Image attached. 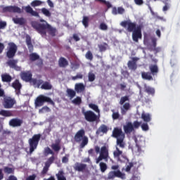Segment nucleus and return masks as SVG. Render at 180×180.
<instances>
[{"mask_svg": "<svg viewBox=\"0 0 180 180\" xmlns=\"http://www.w3.org/2000/svg\"><path fill=\"white\" fill-rule=\"evenodd\" d=\"M31 26L41 36V37H46L48 34L52 37H56L57 34V28L53 27L51 25L49 24L44 19H39V21H32Z\"/></svg>", "mask_w": 180, "mask_h": 180, "instance_id": "nucleus-1", "label": "nucleus"}, {"mask_svg": "<svg viewBox=\"0 0 180 180\" xmlns=\"http://www.w3.org/2000/svg\"><path fill=\"white\" fill-rule=\"evenodd\" d=\"M33 75L31 71H24L20 73V78L25 82H30L34 86L40 88V85L43 84L42 79H32Z\"/></svg>", "mask_w": 180, "mask_h": 180, "instance_id": "nucleus-2", "label": "nucleus"}, {"mask_svg": "<svg viewBox=\"0 0 180 180\" xmlns=\"http://www.w3.org/2000/svg\"><path fill=\"white\" fill-rule=\"evenodd\" d=\"M112 137L117 139L116 147L120 146V148H124L126 143H124V137L126 135L120 128H114L112 131Z\"/></svg>", "mask_w": 180, "mask_h": 180, "instance_id": "nucleus-3", "label": "nucleus"}, {"mask_svg": "<svg viewBox=\"0 0 180 180\" xmlns=\"http://www.w3.org/2000/svg\"><path fill=\"white\" fill-rule=\"evenodd\" d=\"M75 141L76 143H80L79 147L81 148H84L86 146H88L89 140L88 136H85V130H79L75 135Z\"/></svg>", "mask_w": 180, "mask_h": 180, "instance_id": "nucleus-4", "label": "nucleus"}, {"mask_svg": "<svg viewBox=\"0 0 180 180\" xmlns=\"http://www.w3.org/2000/svg\"><path fill=\"white\" fill-rule=\"evenodd\" d=\"M40 139H41V134H34L33 136L28 140L30 146V154H33L34 150L37 148Z\"/></svg>", "mask_w": 180, "mask_h": 180, "instance_id": "nucleus-5", "label": "nucleus"}, {"mask_svg": "<svg viewBox=\"0 0 180 180\" xmlns=\"http://www.w3.org/2000/svg\"><path fill=\"white\" fill-rule=\"evenodd\" d=\"M141 126V122L134 121L133 123L131 122H128L125 125L123 126L124 131L125 134H130L133 133L134 130H136Z\"/></svg>", "mask_w": 180, "mask_h": 180, "instance_id": "nucleus-6", "label": "nucleus"}, {"mask_svg": "<svg viewBox=\"0 0 180 180\" xmlns=\"http://www.w3.org/2000/svg\"><path fill=\"white\" fill-rule=\"evenodd\" d=\"M82 113L84 117V119L86 122L89 123H94V122H98V115L95 114L92 110H87L86 111L85 109L82 110Z\"/></svg>", "mask_w": 180, "mask_h": 180, "instance_id": "nucleus-7", "label": "nucleus"}, {"mask_svg": "<svg viewBox=\"0 0 180 180\" xmlns=\"http://www.w3.org/2000/svg\"><path fill=\"white\" fill-rule=\"evenodd\" d=\"M45 102H48L53 106L56 105L54 101H53V100H51L50 97L46 96L44 95H39L35 100V106H38V107L43 106Z\"/></svg>", "mask_w": 180, "mask_h": 180, "instance_id": "nucleus-8", "label": "nucleus"}, {"mask_svg": "<svg viewBox=\"0 0 180 180\" xmlns=\"http://www.w3.org/2000/svg\"><path fill=\"white\" fill-rule=\"evenodd\" d=\"M120 26L127 29V32L129 33L133 32L134 30H137V24L136 22H131V20H124L120 22Z\"/></svg>", "mask_w": 180, "mask_h": 180, "instance_id": "nucleus-9", "label": "nucleus"}, {"mask_svg": "<svg viewBox=\"0 0 180 180\" xmlns=\"http://www.w3.org/2000/svg\"><path fill=\"white\" fill-rule=\"evenodd\" d=\"M6 57L7 58H13L16 56L18 51V46L13 42H10L8 44Z\"/></svg>", "mask_w": 180, "mask_h": 180, "instance_id": "nucleus-10", "label": "nucleus"}, {"mask_svg": "<svg viewBox=\"0 0 180 180\" xmlns=\"http://www.w3.org/2000/svg\"><path fill=\"white\" fill-rule=\"evenodd\" d=\"M2 105L4 109H12L16 105V100L11 96L4 97Z\"/></svg>", "mask_w": 180, "mask_h": 180, "instance_id": "nucleus-11", "label": "nucleus"}, {"mask_svg": "<svg viewBox=\"0 0 180 180\" xmlns=\"http://www.w3.org/2000/svg\"><path fill=\"white\" fill-rule=\"evenodd\" d=\"M115 178H121V179H124L126 178V175L122 173L120 170L110 171L108 174L107 180L115 179Z\"/></svg>", "mask_w": 180, "mask_h": 180, "instance_id": "nucleus-12", "label": "nucleus"}, {"mask_svg": "<svg viewBox=\"0 0 180 180\" xmlns=\"http://www.w3.org/2000/svg\"><path fill=\"white\" fill-rule=\"evenodd\" d=\"M143 34H141V27L137 26L136 30L132 32V39L135 43H139V39H141Z\"/></svg>", "mask_w": 180, "mask_h": 180, "instance_id": "nucleus-13", "label": "nucleus"}, {"mask_svg": "<svg viewBox=\"0 0 180 180\" xmlns=\"http://www.w3.org/2000/svg\"><path fill=\"white\" fill-rule=\"evenodd\" d=\"M3 12H10V13H22V9L16 6H8L3 8Z\"/></svg>", "mask_w": 180, "mask_h": 180, "instance_id": "nucleus-14", "label": "nucleus"}, {"mask_svg": "<svg viewBox=\"0 0 180 180\" xmlns=\"http://www.w3.org/2000/svg\"><path fill=\"white\" fill-rule=\"evenodd\" d=\"M75 171L78 172H85L88 169V166L86 164L76 162L73 166Z\"/></svg>", "mask_w": 180, "mask_h": 180, "instance_id": "nucleus-15", "label": "nucleus"}, {"mask_svg": "<svg viewBox=\"0 0 180 180\" xmlns=\"http://www.w3.org/2000/svg\"><path fill=\"white\" fill-rule=\"evenodd\" d=\"M139 58L137 57L132 58V60H129L127 63L128 68L129 70H132L136 71L137 70V61H139Z\"/></svg>", "mask_w": 180, "mask_h": 180, "instance_id": "nucleus-16", "label": "nucleus"}, {"mask_svg": "<svg viewBox=\"0 0 180 180\" xmlns=\"http://www.w3.org/2000/svg\"><path fill=\"white\" fill-rule=\"evenodd\" d=\"M11 86L15 90L16 95H20V90L22 89V84L19 82V79H15Z\"/></svg>", "mask_w": 180, "mask_h": 180, "instance_id": "nucleus-17", "label": "nucleus"}, {"mask_svg": "<svg viewBox=\"0 0 180 180\" xmlns=\"http://www.w3.org/2000/svg\"><path fill=\"white\" fill-rule=\"evenodd\" d=\"M23 124V120L18 118H13L9 121V126L11 127H19Z\"/></svg>", "mask_w": 180, "mask_h": 180, "instance_id": "nucleus-18", "label": "nucleus"}, {"mask_svg": "<svg viewBox=\"0 0 180 180\" xmlns=\"http://www.w3.org/2000/svg\"><path fill=\"white\" fill-rule=\"evenodd\" d=\"M100 155L104 158V160L105 162H108V160L109 158V150L106 146H102L100 150Z\"/></svg>", "mask_w": 180, "mask_h": 180, "instance_id": "nucleus-19", "label": "nucleus"}, {"mask_svg": "<svg viewBox=\"0 0 180 180\" xmlns=\"http://www.w3.org/2000/svg\"><path fill=\"white\" fill-rule=\"evenodd\" d=\"M25 41L30 53H33L34 46L33 44H32V37H30V35H26Z\"/></svg>", "mask_w": 180, "mask_h": 180, "instance_id": "nucleus-20", "label": "nucleus"}, {"mask_svg": "<svg viewBox=\"0 0 180 180\" xmlns=\"http://www.w3.org/2000/svg\"><path fill=\"white\" fill-rule=\"evenodd\" d=\"M116 150L113 151V157L114 158H116L117 161H122L120 159V156L123 155V151L120 150L119 149V147L115 146Z\"/></svg>", "mask_w": 180, "mask_h": 180, "instance_id": "nucleus-21", "label": "nucleus"}, {"mask_svg": "<svg viewBox=\"0 0 180 180\" xmlns=\"http://www.w3.org/2000/svg\"><path fill=\"white\" fill-rule=\"evenodd\" d=\"M124 12L125 10L123 8V7H113L112 10V15H123Z\"/></svg>", "mask_w": 180, "mask_h": 180, "instance_id": "nucleus-22", "label": "nucleus"}, {"mask_svg": "<svg viewBox=\"0 0 180 180\" xmlns=\"http://www.w3.org/2000/svg\"><path fill=\"white\" fill-rule=\"evenodd\" d=\"M109 129L108 128V126L105 124H101L99 128L96 131V134H101V133H103V134H106L108 133Z\"/></svg>", "mask_w": 180, "mask_h": 180, "instance_id": "nucleus-23", "label": "nucleus"}, {"mask_svg": "<svg viewBox=\"0 0 180 180\" xmlns=\"http://www.w3.org/2000/svg\"><path fill=\"white\" fill-rule=\"evenodd\" d=\"M58 65L61 68H65L68 65V60L64 57H60L58 60Z\"/></svg>", "mask_w": 180, "mask_h": 180, "instance_id": "nucleus-24", "label": "nucleus"}, {"mask_svg": "<svg viewBox=\"0 0 180 180\" xmlns=\"http://www.w3.org/2000/svg\"><path fill=\"white\" fill-rule=\"evenodd\" d=\"M144 89L147 94L151 95L152 96L155 95V89L151 86H147V84H144Z\"/></svg>", "mask_w": 180, "mask_h": 180, "instance_id": "nucleus-25", "label": "nucleus"}, {"mask_svg": "<svg viewBox=\"0 0 180 180\" xmlns=\"http://www.w3.org/2000/svg\"><path fill=\"white\" fill-rule=\"evenodd\" d=\"M13 22L15 25H20V26H23L25 23H26V20L23 18H13Z\"/></svg>", "mask_w": 180, "mask_h": 180, "instance_id": "nucleus-26", "label": "nucleus"}, {"mask_svg": "<svg viewBox=\"0 0 180 180\" xmlns=\"http://www.w3.org/2000/svg\"><path fill=\"white\" fill-rule=\"evenodd\" d=\"M0 116H4V117H11L13 116V113L11 110H0Z\"/></svg>", "mask_w": 180, "mask_h": 180, "instance_id": "nucleus-27", "label": "nucleus"}, {"mask_svg": "<svg viewBox=\"0 0 180 180\" xmlns=\"http://www.w3.org/2000/svg\"><path fill=\"white\" fill-rule=\"evenodd\" d=\"M141 117L143 120V122H146V123L151 122V115H150V113L142 112Z\"/></svg>", "mask_w": 180, "mask_h": 180, "instance_id": "nucleus-28", "label": "nucleus"}, {"mask_svg": "<svg viewBox=\"0 0 180 180\" xmlns=\"http://www.w3.org/2000/svg\"><path fill=\"white\" fill-rule=\"evenodd\" d=\"M41 89H44L45 91H50V89H53V85L49 82H45L42 83L41 86Z\"/></svg>", "mask_w": 180, "mask_h": 180, "instance_id": "nucleus-29", "label": "nucleus"}, {"mask_svg": "<svg viewBox=\"0 0 180 180\" xmlns=\"http://www.w3.org/2000/svg\"><path fill=\"white\" fill-rule=\"evenodd\" d=\"M141 77L143 79H146L147 81H153V76H151V73L148 72H142Z\"/></svg>", "mask_w": 180, "mask_h": 180, "instance_id": "nucleus-30", "label": "nucleus"}, {"mask_svg": "<svg viewBox=\"0 0 180 180\" xmlns=\"http://www.w3.org/2000/svg\"><path fill=\"white\" fill-rule=\"evenodd\" d=\"M75 88L77 92H83V91H85V86L82 83L76 84Z\"/></svg>", "mask_w": 180, "mask_h": 180, "instance_id": "nucleus-31", "label": "nucleus"}, {"mask_svg": "<svg viewBox=\"0 0 180 180\" xmlns=\"http://www.w3.org/2000/svg\"><path fill=\"white\" fill-rule=\"evenodd\" d=\"M56 176L58 180H67V178L65 176L64 171L60 170L56 174Z\"/></svg>", "mask_w": 180, "mask_h": 180, "instance_id": "nucleus-32", "label": "nucleus"}, {"mask_svg": "<svg viewBox=\"0 0 180 180\" xmlns=\"http://www.w3.org/2000/svg\"><path fill=\"white\" fill-rule=\"evenodd\" d=\"M1 80L3 82H11L12 81V76L8 74L1 75Z\"/></svg>", "mask_w": 180, "mask_h": 180, "instance_id": "nucleus-33", "label": "nucleus"}, {"mask_svg": "<svg viewBox=\"0 0 180 180\" xmlns=\"http://www.w3.org/2000/svg\"><path fill=\"white\" fill-rule=\"evenodd\" d=\"M51 147L55 153H59L60 150H61V146H60V143H52L51 145Z\"/></svg>", "mask_w": 180, "mask_h": 180, "instance_id": "nucleus-34", "label": "nucleus"}, {"mask_svg": "<svg viewBox=\"0 0 180 180\" xmlns=\"http://www.w3.org/2000/svg\"><path fill=\"white\" fill-rule=\"evenodd\" d=\"M149 70L153 74V75H155V74H158V66L157 65H152L149 67Z\"/></svg>", "mask_w": 180, "mask_h": 180, "instance_id": "nucleus-35", "label": "nucleus"}, {"mask_svg": "<svg viewBox=\"0 0 180 180\" xmlns=\"http://www.w3.org/2000/svg\"><path fill=\"white\" fill-rule=\"evenodd\" d=\"M83 26L86 29L89 26V17L83 16V19L82 20Z\"/></svg>", "mask_w": 180, "mask_h": 180, "instance_id": "nucleus-36", "label": "nucleus"}, {"mask_svg": "<svg viewBox=\"0 0 180 180\" xmlns=\"http://www.w3.org/2000/svg\"><path fill=\"white\" fill-rule=\"evenodd\" d=\"M40 58V56H39L36 53H32L30 54V61H36L37 60H39Z\"/></svg>", "mask_w": 180, "mask_h": 180, "instance_id": "nucleus-37", "label": "nucleus"}, {"mask_svg": "<svg viewBox=\"0 0 180 180\" xmlns=\"http://www.w3.org/2000/svg\"><path fill=\"white\" fill-rule=\"evenodd\" d=\"M41 12L43 13V15H44V16H46V18L51 17V13L46 8H42L41 9Z\"/></svg>", "mask_w": 180, "mask_h": 180, "instance_id": "nucleus-38", "label": "nucleus"}, {"mask_svg": "<svg viewBox=\"0 0 180 180\" xmlns=\"http://www.w3.org/2000/svg\"><path fill=\"white\" fill-rule=\"evenodd\" d=\"M66 92L68 96L70 97L71 99H72V98H74L75 95H77V93L75 92V91L72 90V89H68Z\"/></svg>", "mask_w": 180, "mask_h": 180, "instance_id": "nucleus-39", "label": "nucleus"}, {"mask_svg": "<svg viewBox=\"0 0 180 180\" xmlns=\"http://www.w3.org/2000/svg\"><path fill=\"white\" fill-rule=\"evenodd\" d=\"M7 64L10 68H13L18 64V60L15 59L9 60Z\"/></svg>", "mask_w": 180, "mask_h": 180, "instance_id": "nucleus-40", "label": "nucleus"}, {"mask_svg": "<svg viewBox=\"0 0 180 180\" xmlns=\"http://www.w3.org/2000/svg\"><path fill=\"white\" fill-rule=\"evenodd\" d=\"M56 160V158L54 157V155H52L47 161L45 162V165H48V167H50L53 162H54V160Z\"/></svg>", "mask_w": 180, "mask_h": 180, "instance_id": "nucleus-41", "label": "nucleus"}, {"mask_svg": "<svg viewBox=\"0 0 180 180\" xmlns=\"http://www.w3.org/2000/svg\"><path fill=\"white\" fill-rule=\"evenodd\" d=\"M99 167L101 172H105L108 169V165L103 162H100Z\"/></svg>", "mask_w": 180, "mask_h": 180, "instance_id": "nucleus-42", "label": "nucleus"}, {"mask_svg": "<svg viewBox=\"0 0 180 180\" xmlns=\"http://www.w3.org/2000/svg\"><path fill=\"white\" fill-rule=\"evenodd\" d=\"M96 2H101V4H104L107 6V8L109 9L112 6V4L110 2L107 1L106 0H94Z\"/></svg>", "mask_w": 180, "mask_h": 180, "instance_id": "nucleus-43", "label": "nucleus"}, {"mask_svg": "<svg viewBox=\"0 0 180 180\" xmlns=\"http://www.w3.org/2000/svg\"><path fill=\"white\" fill-rule=\"evenodd\" d=\"M89 107L93 110H94V112H96V113H99V108L96 105V104L90 103L89 104Z\"/></svg>", "mask_w": 180, "mask_h": 180, "instance_id": "nucleus-44", "label": "nucleus"}, {"mask_svg": "<svg viewBox=\"0 0 180 180\" xmlns=\"http://www.w3.org/2000/svg\"><path fill=\"white\" fill-rule=\"evenodd\" d=\"M85 57L86 60H89L90 61H92L94 60V55L92 54V52H91V51H88L86 53Z\"/></svg>", "mask_w": 180, "mask_h": 180, "instance_id": "nucleus-45", "label": "nucleus"}, {"mask_svg": "<svg viewBox=\"0 0 180 180\" xmlns=\"http://www.w3.org/2000/svg\"><path fill=\"white\" fill-rule=\"evenodd\" d=\"M112 117L113 120H117V119H120V114L119 113V112H115V110H112Z\"/></svg>", "mask_w": 180, "mask_h": 180, "instance_id": "nucleus-46", "label": "nucleus"}, {"mask_svg": "<svg viewBox=\"0 0 180 180\" xmlns=\"http://www.w3.org/2000/svg\"><path fill=\"white\" fill-rule=\"evenodd\" d=\"M88 78L89 82H94V81H95V79L96 78V76H95L94 73L90 72L88 74Z\"/></svg>", "mask_w": 180, "mask_h": 180, "instance_id": "nucleus-47", "label": "nucleus"}, {"mask_svg": "<svg viewBox=\"0 0 180 180\" xmlns=\"http://www.w3.org/2000/svg\"><path fill=\"white\" fill-rule=\"evenodd\" d=\"M84 78V75L82 73H77L75 76L72 77V81H77V79H82Z\"/></svg>", "mask_w": 180, "mask_h": 180, "instance_id": "nucleus-48", "label": "nucleus"}, {"mask_svg": "<svg viewBox=\"0 0 180 180\" xmlns=\"http://www.w3.org/2000/svg\"><path fill=\"white\" fill-rule=\"evenodd\" d=\"M72 102L75 105H81V103H82V100L81 99V97L77 96V98L73 99Z\"/></svg>", "mask_w": 180, "mask_h": 180, "instance_id": "nucleus-49", "label": "nucleus"}, {"mask_svg": "<svg viewBox=\"0 0 180 180\" xmlns=\"http://www.w3.org/2000/svg\"><path fill=\"white\" fill-rule=\"evenodd\" d=\"M14 169L12 167H5L4 172L5 174H13Z\"/></svg>", "mask_w": 180, "mask_h": 180, "instance_id": "nucleus-50", "label": "nucleus"}, {"mask_svg": "<svg viewBox=\"0 0 180 180\" xmlns=\"http://www.w3.org/2000/svg\"><path fill=\"white\" fill-rule=\"evenodd\" d=\"M41 5V1L39 0H34L31 3V6L34 8L36 6H40Z\"/></svg>", "mask_w": 180, "mask_h": 180, "instance_id": "nucleus-51", "label": "nucleus"}, {"mask_svg": "<svg viewBox=\"0 0 180 180\" xmlns=\"http://www.w3.org/2000/svg\"><path fill=\"white\" fill-rule=\"evenodd\" d=\"M50 168V166L45 165V166L44 167L41 174L42 175H46V174H47V172H49V169Z\"/></svg>", "mask_w": 180, "mask_h": 180, "instance_id": "nucleus-52", "label": "nucleus"}, {"mask_svg": "<svg viewBox=\"0 0 180 180\" xmlns=\"http://www.w3.org/2000/svg\"><path fill=\"white\" fill-rule=\"evenodd\" d=\"M129 101V96H125L121 98L120 101V105H124V102H127Z\"/></svg>", "mask_w": 180, "mask_h": 180, "instance_id": "nucleus-53", "label": "nucleus"}, {"mask_svg": "<svg viewBox=\"0 0 180 180\" xmlns=\"http://www.w3.org/2000/svg\"><path fill=\"white\" fill-rule=\"evenodd\" d=\"M51 110L48 106H44L41 109L39 110L40 113H44V112H51Z\"/></svg>", "mask_w": 180, "mask_h": 180, "instance_id": "nucleus-54", "label": "nucleus"}, {"mask_svg": "<svg viewBox=\"0 0 180 180\" xmlns=\"http://www.w3.org/2000/svg\"><path fill=\"white\" fill-rule=\"evenodd\" d=\"M106 46H108V44L106 43H104V44L98 45V49L100 51H106Z\"/></svg>", "mask_w": 180, "mask_h": 180, "instance_id": "nucleus-55", "label": "nucleus"}, {"mask_svg": "<svg viewBox=\"0 0 180 180\" xmlns=\"http://www.w3.org/2000/svg\"><path fill=\"white\" fill-rule=\"evenodd\" d=\"M99 29L101 30H108V25L105 22H101L99 25Z\"/></svg>", "mask_w": 180, "mask_h": 180, "instance_id": "nucleus-56", "label": "nucleus"}, {"mask_svg": "<svg viewBox=\"0 0 180 180\" xmlns=\"http://www.w3.org/2000/svg\"><path fill=\"white\" fill-rule=\"evenodd\" d=\"M141 129H142V130H143V131H148V129H149V127H148V124H147V123H143V124H142L141 125Z\"/></svg>", "mask_w": 180, "mask_h": 180, "instance_id": "nucleus-57", "label": "nucleus"}, {"mask_svg": "<svg viewBox=\"0 0 180 180\" xmlns=\"http://www.w3.org/2000/svg\"><path fill=\"white\" fill-rule=\"evenodd\" d=\"M45 154H51L52 155H54V152L52 150H51L49 147H46L45 148Z\"/></svg>", "mask_w": 180, "mask_h": 180, "instance_id": "nucleus-58", "label": "nucleus"}, {"mask_svg": "<svg viewBox=\"0 0 180 180\" xmlns=\"http://www.w3.org/2000/svg\"><path fill=\"white\" fill-rule=\"evenodd\" d=\"M165 4V6L162 8L163 12H167V11H168V9H169V4H168L167 2L163 1Z\"/></svg>", "mask_w": 180, "mask_h": 180, "instance_id": "nucleus-59", "label": "nucleus"}, {"mask_svg": "<svg viewBox=\"0 0 180 180\" xmlns=\"http://www.w3.org/2000/svg\"><path fill=\"white\" fill-rule=\"evenodd\" d=\"M134 165L133 164V162H129V165L126 167V172H129V171L131 169V168H133Z\"/></svg>", "mask_w": 180, "mask_h": 180, "instance_id": "nucleus-60", "label": "nucleus"}, {"mask_svg": "<svg viewBox=\"0 0 180 180\" xmlns=\"http://www.w3.org/2000/svg\"><path fill=\"white\" fill-rule=\"evenodd\" d=\"M6 25V21H0V30L5 29Z\"/></svg>", "mask_w": 180, "mask_h": 180, "instance_id": "nucleus-61", "label": "nucleus"}, {"mask_svg": "<svg viewBox=\"0 0 180 180\" xmlns=\"http://www.w3.org/2000/svg\"><path fill=\"white\" fill-rule=\"evenodd\" d=\"M70 157V155H66V156L63 157L62 158V162L63 164H67L68 162V158Z\"/></svg>", "mask_w": 180, "mask_h": 180, "instance_id": "nucleus-62", "label": "nucleus"}, {"mask_svg": "<svg viewBox=\"0 0 180 180\" xmlns=\"http://www.w3.org/2000/svg\"><path fill=\"white\" fill-rule=\"evenodd\" d=\"M123 109H124V110H126V111L129 110V109H130V103H125L123 105Z\"/></svg>", "mask_w": 180, "mask_h": 180, "instance_id": "nucleus-63", "label": "nucleus"}, {"mask_svg": "<svg viewBox=\"0 0 180 180\" xmlns=\"http://www.w3.org/2000/svg\"><path fill=\"white\" fill-rule=\"evenodd\" d=\"M35 179H36V174H32L27 177L25 180H35Z\"/></svg>", "mask_w": 180, "mask_h": 180, "instance_id": "nucleus-64", "label": "nucleus"}]
</instances>
